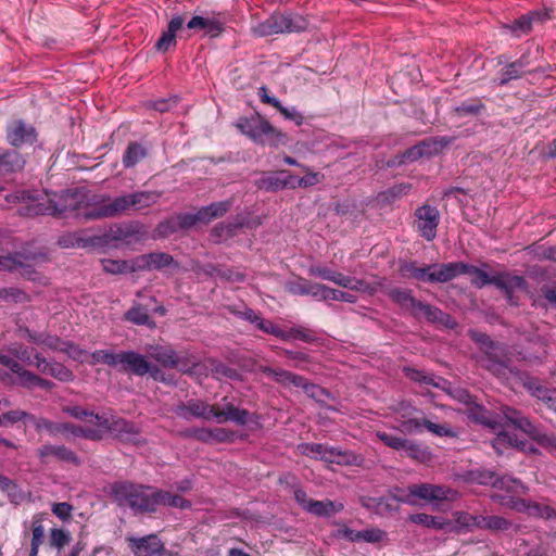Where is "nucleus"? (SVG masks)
<instances>
[{
  "instance_id": "obj_57",
  "label": "nucleus",
  "mask_w": 556,
  "mask_h": 556,
  "mask_svg": "<svg viewBox=\"0 0 556 556\" xmlns=\"http://www.w3.org/2000/svg\"><path fill=\"white\" fill-rule=\"evenodd\" d=\"M64 412L76 419L85 420L91 425H94L96 416H101V414H96L92 410H88L85 407L78 405L66 406Z\"/></svg>"
},
{
  "instance_id": "obj_18",
  "label": "nucleus",
  "mask_w": 556,
  "mask_h": 556,
  "mask_svg": "<svg viewBox=\"0 0 556 556\" xmlns=\"http://www.w3.org/2000/svg\"><path fill=\"white\" fill-rule=\"evenodd\" d=\"M195 212H186L174 215L168 219L160 223L155 228L157 237L166 238L179 230L190 229L198 225Z\"/></svg>"
},
{
  "instance_id": "obj_37",
  "label": "nucleus",
  "mask_w": 556,
  "mask_h": 556,
  "mask_svg": "<svg viewBox=\"0 0 556 556\" xmlns=\"http://www.w3.org/2000/svg\"><path fill=\"white\" fill-rule=\"evenodd\" d=\"M502 505L520 513H527L529 516L541 518H543L545 508L544 505L536 502H527L526 500L515 496H511L507 502L502 501Z\"/></svg>"
},
{
  "instance_id": "obj_8",
  "label": "nucleus",
  "mask_w": 556,
  "mask_h": 556,
  "mask_svg": "<svg viewBox=\"0 0 556 556\" xmlns=\"http://www.w3.org/2000/svg\"><path fill=\"white\" fill-rule=\"evenodd\" d=\"M501 413L508 425H511L530 437L538 438L542 446L548 448L551 452H556V434L540 435L536 426L530 421L528 417L510 406H502Z\"/></svg>"
},
{
  "instance_id": "obj_43",
  "label": "nucleus",
  "mask_w": 556,
  "mask_h": 556,
  "mask_svg": "<svg viewBox=\"0 0 556 556\" xmlns=\"http://www.w3.org/2000/svg\"><path fill=\"white\" fill-rule=\"evenodd\" d=\"M61 431H68L75 437H81L92 441H100L102 439V430L98 426L96 428L76 426L72 424H62Z\"/></svg>"
},
{
  "instance_id": "obj_36",
  "label": "nucleus",
  "mask_w": 556,
  "mask_h": 556,
  "mask_svg": "<svg viewBox=\"0 0 556 556\" xmlns=\"http://www.w3.org/2000/svg\"><path fill=\"white\" fill-rule=\"evenodd\" d=\"M529 65V62L525 55L520 59L516 60L507 64L500 73V77L497 78V84L500 86L507 85L513 79L520 78L526 73V67Z\"/></svg>"
},
{
  "instance_id": "obj_41",
  "label": "nucleus",
  "mask_w": 556,
  "mask_h": 556,
  "mask_svg": "<svg viewBox=\"0 0 556 556\" xmlns=\"http://www.w3.org/2000/svg\"><path fill=\"white\" fill-rule=\"evenodd\" d=\"M388 296L397 303L402 308L414 312L418 302L412 294L410 290L403 288H392L387 291Z\"/></svg>"
},
{
  "instance_id": "obj_22",
  "label": "nucleus",
  "mask_w": 556,
  "mask_h": 556,
  "mask_svg": "<svg viewBox=\"0 0 556 556\" xmlns=\"http://www.w3.org/2000/svg\"><path fill=\"white\" fill-rule=\"evenodd\" d=\"M292 174L288 170H278L274 173H265L255 181V186L267 192H277L279 190L292 189Z\"/></svg>"
},
{
  "instance_id": "obj_33",
  "label": "nucleus",
  "mask_w": 556,
  "mask_h": 556,
  "mask_svg": "<svg viewBox=\"0 0 556 556\" xmlns=\"http://www.w3.org/2000/svg\"><path fill=\"white\" fill-rule=\"evenodd\" d=\"M413 314L417 318L424 317L432 323H440L446 326H452L450 315L443 313L440 308L425 304L421 301L417 302Z\"/></svg>"
},
{
  "instance_id": "obj_16",
  "label": "nucleus",
  "mask_w": 556,
  "mask_h": 556,
  "mask_svg": "<svg viewBox=\"0 0 556 556\" xmlns=\"http://www.w3.org/2000/svg\"><path fill=\"white\" fill-rule=\"evenodd\" d=\"M311 276L319 277L321 279L332 281L340 287L350 290H365L366 283L363 280L345 276L339 271L332 270L325 266H311L308 269Z\"/></svg>"
},
{
  "instance_id": "obj_49",
  "label": "nucleus",
  "mask_w": 556,
  "mask_h": 556,
  "mask_svg": "<svg viewBox=\"0 0 556 556\" xmlns=\"http://www.w3.org/2000/svg\"><path fill=\"white\" fill-rule=\"evenodd\" d=\"M122 362V352L114 353L108 350H98L91 354V363L92 364H105L109 366H121Z\"/></svg>"
},
{
  "instance_id": "obj_14",
  "label": "nucleus",
  "mask_w": 556,
  "mask_h": 556,
  "mask_svg": "<svg viewBox=\"0 0 556 556\" xmlns=\"http://www.w3.org/2000/svg\"><path fill=\"white\" fill-rule=\"evenodd\" d=\"M225 24L226 17L220 13L208 16L197 15L187 23V28L191 30H203L204 36L216 38L224 33Z\"/></svg>"
},
{
  "instance_id": "obj_54",
  "label": "nucleus",
  "mask_w": 556,
  "mask_h": 556,
  "mask_svg": "<svg viewBox=\"0 0 556 556\" xmlns=\"http://www.w3.org/2000/svg\"><path fill=\"white\" fill-rule=\"evenodd\" d=\"M302 168L306 172V175L302 178H298L296 176L292 175V189L307 188L320 182L323 176L319 173L309 172L305 166H302Z\"/></svg>"
},
{
  "instance_id": "obj_45",
  "label": "nucleus",
  "mask_w": 556,
  "mask_h": 556,
  "mask_svg": "<svg viewBox=\"0 0 556 556\" xmlns=\"http://www.w3.org/2000/svg\"><path fill=\"white\" fill-rule=\"evenodd\" d=\"M464 413L468 416L469 419L473 420L475 422L492 426V420L489 412L482 405L478 404L475 400H472L471 403H469L465 407Z\"/></svg>"
},
{
  "instance_id": "obj_32",
  "label": "nucleus",
  "mask_w": 556,
  "mask_h": 556,
  "mask_svg": "<svg viewBox=\"0 0 556 556\" xmlns=\"http://www.w3.org/2000/svg\"><path fill=\"white\" fill-rule=\"evenodd\" d=\"M236 432L226 428H206L195 432L198 440L205 443H227L235 440Z\"/></svg>"
},
{
  "instance_id": "obj_26",
  "label": "nucleus",
  "mask_w": 556,
  "mask_h": 556,
  "mask_svg": "<svg viewBox=\"0 0 556 556\" xmlns=\"http://www.w3.org/2000/svg\"><path fill=\"white\" fill-rule=\"evenodd\" d=\"M121 370L130 371L137 376H144L148 372L153 375V367L144 356L134 352H122Z\"/></svg>"
},
{
  "instance_id": "obj_23",
  "label": "nucleus",
  "mask_w": 556,
  "mask_h": 556,
  "mask_svg": "<svg viewBox=\"0 0 556 556\" xmlns=\"http://www.w3.org/2000/svg\"><path fill=\"white\" fill-rule=\"evenodd\" d=\"M37 455L43 464L49 463L52 458L75 465L79 464L77 455L64 445L43 444L37 450Z\"/></svg>"
},
{
  "instance_id": "obj_19",
  "label": "nucleus",
  "mask_w": 556,
  "mask_h": 556,
  "mask_svg": "<svg viewBox=\"0 0 556 556\" xmlns=\"http://www.w3.org/2000/svg\"><path fill=\"white\" fill-rule=\"evenodd\" d=\"M36 138L35 127L21 119L12 121L7 126V140L15 148L31 144L36 141Z\"/></svg>"
},
{
  "instance_id": "obj_39",
  "label": "nucleus",
  "mask_w": 556,
  "mask_h": 556,
  "mask_svg": "<svg viewBox=\"0 0 556 556\" xmlns=\"http://www.w3.org/2000/svg\"><path fill=\"white\" fill-rule=\"evenodd\" d=\"M492 444L497 453L502 454L505 447H513L516 450L525 451L528 443L523 438H520L515 433L500 432L493 440Z\"/></svg>"
},
{
  "instance_id": "obj_9",
  "label": "nucleus",
  "mask_w": 556,
  "mask_h": 556,
  "mask_svg": "<svg viewBox=\"0 0 556 556\" xmlns=\"http://www.w3.org/2000/svg\"><path fill=\"white\" fill-rule=\"evenodd\" d=\"M94 426L102 430V435L104 432H111L121 440H130L132 435L139 432L134 422L123 418H114L108 413L96 416Z\"/></svg>"
},
{
  "instance_id": "obj_3",
  "label": "nucleus",
  "mask_w": 556,
  "mask_h": 556,
  "mask_svg": "<svg viewBox=\"0 0 556 556\" xmlns=\"http://www.w3.org/2000/svg\"><path fill=\"white\" fill-rule=\"evenodd\" d=\"M453 265H457V268H455V277L462 274L472 275L473 278L471 283L477 288L494 285L496 288L505 291L508 298L511 296V293L515 290H523L527 288V281L522 276L513 275L507 271L497 273L493 276H490L484 270L463 262H453Z\"/></svg>"
},
{
  "instance_id": "obj_28",
  "label": "nucleus",
  "mask_w": 556,
  "mask_h": 556,
  "mask_svg": "<svg viewBox=\"0 0 556 556\" xmlns=\"http://www.w3.org/2000/svg\"><path fill=\"white\" fill-rule=\"evenodd\" d=\"M31 342L46 350L64 352L71 356H74L75 352H77V348L74 344L62 341L59 337L46 332L31 337Z\"/></svg>"
},
{
  "instance_id": "obj_59",
  "label": "nucleus",
  "mask_w": 556,
  "mask_h": 556,
  "mask_svg": "<svg viewBox=\"0 0 556 556\" xmlns=\"http://www.w3.org/2000/svg\"><path fill=\"white\" fill-rule=\"evenodd\" d=\"M71 542V533L68 531H65L63 529H51L50 536H49V543L52 547H55L58 549L63 548L65 545H67Z\"/></svg>"
},
{
  "instance_id": "obj_56",
  "label": "nucleus",
  "mask_w": 556,
  "mask_h": 556,
  "mask_svg": "<svg viewBox=\"0 0 556 556\" xmlns=\"http://www.w3.org/2000/svg\"><path fill=\"white\" fill-rule=\"evenodd\" d=\"M376 437L387 446L395 450L403 451L408 439L403 437H397L391 433H387L384 431H377Z\"/></svg>"
},
{
  "instance_id": "obj_4",
  "label": "nucleus",
  "mask_w": 556,
  "mask_h": 556,
  "mask_svg": "<svg viewBox=\"0 0 556 556\" xmlns=\"http://www.w3.org/2000/svg\"><path fill=\"white\" fill-rule=\"evenodd\" d=\"M153 486L136 484L129 481L112 485L113 500L119 506H127L137 513H152Z\"/></svg>"
},
{
  "instance_id": "obj_46",
  "label": "nucleus",
  "mask_w": 556,
  "mask_h": 556,
  "mask_svg": "<svg viewBox=\"0 0 556 556\" xmlns=\"http://www.w3.org/2000/svg\"><path fill=\"white\" fill-rule=\"evenodd\" d=\"M242 227L240 223H219L211 230V237L214 242H220L236 235L237 230Z\"/></svg>"
},
{
  "instance_id": "obj_17",
  "label": "nucleus",
  "mask_w": 556,
  "mask_h": 556,
  "mask_svg": "<svg viewBox=\"0 0 556 556\" xmlns=\"http://www.w3.org/2000/svg\"><path fill=\"white\" fill-rule=\"evenodd\" d=\"M549 18L548 10L531 11L515 20L511 24H504L503 28L509 30L513 36L518 38L529 34L534 24L543 23Z\"/></svg>"
},
{
  "instance_id": "obj_61",
  "label": "nucleus",
  "mask_w": 556,
  "mask_h": 556,
  "mask_svg": "<svg viewBox=\"0 0 556 556\" xmlns=\"http://www.w3.org/2000/svg\"><path fill=\"white\" fill-rule=\"evenodd\" d=\"M484 109V105L481 101L476 100L473 102H464L457 108H455V113L457 116H468V115H478Z\"/></svg>"
},
{
  "instance_id": "obj_24",
  "label": "nucleus",
  "mask_w": 556,
  "mask_h": 556,
  "mask_svg": "<svg viewBox=\"0 0 556 556\" xmlns=\"http://www.w3.org/2000/svg\"><path fill=\"white\" fill-rule=\"evenodd\" d=\"M216 404L211 405L205 401L190 400L177 407V413L184 418L193 416L205 420H212L215 416Z\"/></svg>"
},
{
  "instance_id": "obj_30",
  "label": "nucleus",
  "mask_w": 556,
  "mask_h": 556,
  "mask_svg": "<svg viewBox=\"0 0 556 556\" xmlns=\"http://www.w3.org/2000/svg\"><path fill=\"white\" fill-rule=\"evenodd\" d=\"M185 18L180 15L174 16L167 26V30L162 34L155 43L157 51L166 52L176 46V33L182 28Z\"/></svg>"
},
{
  "instance_id": "obj_42",
  "label": "nucleus",
  "mask_w": 556,
  "mask_h": 556,
  "mask_svg": "<svg viewBox=\"0 0 556 556\" xmlns=\"http://www.w3.org/2000/svg\"><path fill=\"white\" fill-rule=\"evenodd\" d=\"M42 520H43V514L35 515L33 518L31 542H30L29 556H37L38 552H39V546L43 542L45 528L42 526Z\"/></svg>"
},
{
  "instance_id": "obj_64",
  "label": "nucleus",
  "mask_w": 556,
  "mask_h": 556,
  "mask_svg": "<svg viewBox=\"0 0 556 556\" xmlns=\"http://www.w3.org/2000/svg\"><path fill=\"white\" fill-rule=\"evenodd\" d=\"M484 525L485 530L490 531H506L513 526L508 519L495 515L488 516L486 523Z\"/></svg>"
},
{
  "instance_id": "obj_51",
  "label": "nucleus",
  "mask_w": 556,
  "mask_h": 556,
  "mask_svg": "<svg viewBox=\"0 0 556 556\" xmlns=\"http://www.w3.org/2000/svg\"><path fill=\"white\" fill-rule=\"evenodd\" d=\"M149 355L164 367L172 368L176 352L170 348L155 346L150 349Z\"/></svg>"
},
{
  "instance_id": "obj_2",
  "label": "nucleus",
  "mask_w": 556,
  "mask_h": 556,
  "mask_svg": "<svg viewBox=\"0 0 556 556\" xmlns=\"http://www.w3.org/2000/svg\"><path fill=\"white\" fill-rule=\"evenodd\" d=\"M161 193L157 191H136L115 198H102L88 213L90 218H112L129 211H139L157 203Z\"/></svg>"
},
{
  "instance_id": "obj_10",
  "label": "nucleus",
  "mask_w": 556,
  "mask_h": 556,
  "mask_svg": "<svg viewBox=\"0 0 556 556\" xmlns=\"http://www.w3.org/2000/svg\"><path fill=\"white\" fill-rule=\"evenodd\" d=\"M258 371L271 377L277 383L283 387L293 386L295 388L303 389L307 394L312 396L315 395L314 391L317 389V386L308 382L307 379L303 376L281 368H271L264 365L258 366Z\"/></svg>"
},
{
  "instance_id": "obj_25",
  "label": "nucleus",
  "mask_w": 556,
  "mask_h": 556,
  "mask_svg": "<svg viewBox=\"0 0 556 556\" xmlns=\"http://www.w3.org/2000/svg\"><path fill=\"white\" fill-rule=\"evenodd\" d=\"M174 263V258L172 255L164 252H154L149 254H143L135 258V266L132 269L138 270H151V269H162L168 267Z\"/></svg>"
},
{
  "instance_id": "obj_20",
  "label": "nucleus",
  "mask_w": 556,
  "mask_h": 556,
  "mask_svg": "<svg viewBox=\"0 0 556 556\" xmlns=\"http://www.w3.org/2000/svg\"><path fill=\"white\" fill-rule=\"evenodd\" d=\"M457 265L452 263L432 264L419 267L415 279L424 282H447L455 278Z\"/></svg>"
},
{
  "instance_id": "obj_40",
  "label": "nucleus",
  "mask_w": 556,
  "mask_h": 556,
  "mask_svg": "<svg viewBox=\"0 0 556 556\" xmlns=\"http://www.w3.org/2000/svg\"><path fill=\"white\" fill-rule=\"evenodd\" d=\"M437 141L424 140L414 147L407 149L402 155L400 163L404 162H415L418 159L430 155L433 152H437Z\"/></svg>"
},
{
  "instance_id": "obj_52",
  "label": "nucleus",
  "mask_w": 556,
  "mask_h": 556,
  "mask_svg": "<svg viewBox=\"0 0 556 556\" xmlns=\"http://www.w3.org/2000/svg\"><path fill=\"white\" fill-rule=\"evenodd\" d=\"M403 451L405 452L407 457L419 463H425L430 459V453L428 452V450L410 440L406 442V445Z\"/></svg>"
},
{
  "instance_id": "obj_1",
  "label": "nucleus",
  "mask_w": 556,
  "mask_h": 556,
  "mask_svg": "<svg viewBox=\"0 0 556 556\" xmlns=\"http://www.w3.org/2000/svg\"><path fill=\"white\" fill-rule=\"evenodd\" d=\"M8 202H23L26 205L20 210L25 216L52 215L64 216L80 208L83 197L76 191H63L60 194H47L46 198H34L29 191L21 190L5 197Z\"/></svg>"
},
{
  "instance_id": "obj_55",
  "label": "nucleus",
  "mask_w": 556,
  "mask_h": 556,
  "mask_svg": "<svg viewBox=\"0 0 556 556\" xmlns=\"http://www.w3.org/2000/svg\"><path fill=\"white\" fill-rule=\"evenodd\" d=\"M30 419H34V415L26 413L22 409H11L8 412H4L0 416V426H4L8 424H16L18 421H27L29 422Z\"/></svg>"
},
{
  "instance_id": "obj_13",
  "label": "nucleus",
  "mask_w": 556,
  "mask_h": 556,
  "mask_svg": "<svg viewBox=\"0 0 556 556\" xmlns=\"http://www.w3.org/2000/svg\"><path fill=\"white\" fill-rule=\"evenodd\" d=\"M484 366L493 375L503 379H509L511 376L519 374V369L513 364L511 358L498 349H493V351L488 354Z\"/></svg>"
},
{
  "instance_id": "obj_15",
  "label": "nucleus",
  "mask_w": 556,
  "mask_h": 556,
  "mask_svg": "<svg viewBox=\"0 0 556 556\" xmlns=\"http://www.w3.org/2000/svg\"><path fill=\"white\" fill-rule=\"evenodd\" d=\"M409 492L415 496V501L418 498L428 503L453 500L454 494L447 486L431 483L410 484Z\"/></svg>"
},
{
  "instance_id": "obj_31",
  "label": "nucleus",
  "mask_w": 556,
  "mask_h": 556,
  "mask_svg": "<svg viewBox=\"0 0 556 556\" xmlns=\"http://www.w3.org/2000/svg\"><path fill=\"white\" fill-rule=\"evenodd\" d=\"M408 520L430 529L445 530L448 532H453L454 530L453 521L425 513L412 514L408 516Z\"/></svg>"
},
{
  "instance_id": "obj_38",
  "label": "nucleus",
  "mask_w": 556,
  "mask_h": 556,
  "mask_svg": "<svg viewBox=\"0 0 556 556\" xmlns=\"http://www.w3.org/2000/svg\"><path fill=\"white\" fill-rule=\"evenodd\" d=\"M344 505L340 502H333L330 500L325 501H315L312 500V502L308 504L307 511L308 514H312L317 517H330L333 514H337L341 510H343Z\"/></svg>"
},
{
  "instance_id": "obj_6",
  "label": "nucleus",
  "mask_w": 556,
  "mask_h": 556,
  "mask_svg": "<svg viewBox=\"0 0 556 556\" xmlns=\"http://www.w3.org/2000/svg\"><path fill=\"white\" fill-rule=\"evenodd\" d=\"M307 26L308 22L302 15L274 13L264 22L254 25L251 29L257 37H267L282 33L303 31Z\"/></svg>"
},
{
  "instance_id": "obj_11",
  "label": "nucleus",
  "mask_w": 556,
  "mask_h": 556,
  "mask_svg": "<svg viewBox=\"0 0 556 556\" xmlns=\"http://www.w3.org/2000/svg\"><path fill=\"white\" fill-rule=\"evenodd\" d=\"M415 226L420 236L427 241L437 237V228L440 223V213L437 207L424 204L415 211Z\"/></svg>"
},
{
  "instance_id": "obj_47",
  "label": "nucleus",
  "mask_w": 556,
  "mask_h": 556,
  "mask_svg": "<svg viewBox=\"0 0 556 556\" xmlns=\"http://www.w3.org/2000/svg\"><path fill=\"white\" fill-rule=\"evenodd\" d=\"M102 268L105 273L109 274H124V273H135L137 269H132L135 266V260L132 261H121V260H102Z\"/></svg>"
},
{
  "instance_id": "obj_35",
  "label": "nucleus",
  "mask_w": 556,
  "mask_h": 556,
  "mask_svg": "<svg viewBox=\"0 0 556 556\" xmlns=\"http://www.w3.org/2000/svg\"><path fill=\"white\" fill-rule=\"evenodd\" d=\"M25 165L22 155L15 150L0 148V174H11L21 170Z\"/></svg>"
},
{
  "instance_id": "obj_50",
  "label": "nucleus",
  "mask_w": 556,
  "mask_h": 556,
  "mask_svg": "<svg viewBox=\"0 0 556 556\" xmlns=\"http://www.w3.org/2000/svg\"><path fill=\"white\" fill-rule=\"evenodd\" d=\"M285 336L286 337H281V340L283 341L301 340L306 343H312L316 340L314 331L303 326L292 327L289 330H285Z\"/></svg>"
},
{
  "instance_id": "obj_53",
  "label": "nucleus",
  "mask_w": 556,
  "mask_h": 556,
  "mask_svg": "<svg viewBox=\"0 0 556 556\" xmlns=\"http://www.w3.org/2000/svg\"><path fill=\"white\" fill-rule=\"evenodd\" d=\"M197 358L189 353H176L172 368H176L182 374L190 375L191 370L197 369L193 367Z\"/></svg>"
},
{
  "instance_id": "obj_29",
  "label": "nucleus",
  "mask_w": 556,
  "mask_h": 556,
  "mask_svg": "<svg viewBox=\"0 0 556 556\" xmlns=\"http://www.w3.org/2000/svg\"><path fill=\"white\" fill-rule=\"evenodd\" d=\"M321 460L340 466H359L363 458L351 451H342L326 445Z\"/></svg>"
},
{
  "instance_id": "obj_63",
  "label": "nucleus",
  "mask_w": 556,
  "mask_h": 556,
  "mask_svg": "<svg viewBox=\"0 0 556 556\" xmlns=\"http://www.w3.org/2000/svg\"><path fill=\"white\" fill-rule=\"evenodd\" d=\"M45 375H50L60 381H70L73 379V372L60 363H50L49 369Z\"/></svg>"
},
{
  "instance_id": "obj_34",
  "label": "nucleus",
  "mask_w": 556,
  "mask_h": 556,
  "mask_svg": "<svg viewBox=\"0 0 556 556\" xmlns=\"http://www.w3.org/2000/svg\"><path fill=\"white\" fill-rule=\"evenodd\" d=\"M136 556H152L163 549V544L156 535H148L141 539L131 540Z\"/></svg>"
},
{
  "instance_id": "obj_58",
  "label": "nucleus",
  "mask_w": 556,
  "mask_h": 556,
  "mask_svg": "<svg viewBox=\"0 0 556 556\" xmlns=\"http://www.w3.org/2000/svg\"><path fill=\"white\" fill-rule=\"evenodd\" d=\"M0 301L24 303L29 301V298L23 290L12 287L0 289Z\"/></svg>"
},
{
  "instance_id": "obj_12",
  "label": "nucleus",
  "mask_w": 556,
  "mask_h": 556,
  "mask_svg": "<svg viewBox=\"0 0 556 556\" xmlns=\"http://www.w3.org/2000/svg\"><path fill=\"white\" fill-rule=\"evenodd\" d=\"M479 481L482 484H490L496 489L505 490L516 495L528 493V488L518 479L510 476H497L491 470H483L479 473Z\"/></svg>"
},
{
  "instance_id": "obj_44",
  "label": "nucleus",
  "mask_w": 556,
  "mask_h": 556,
  "mask_svg": "<svg viewBox=\"0 0 556 556\" xmlns=\"http://www.w3.org/2000/svg\"><path fill=\"white\" fill-rule=\"evenodd\" d=\"M147 156V150L138 142H130L123 156V164L126 168L134 167Z\"/></svg>"
},
{
  "instance_id": "obj_27",
  "label": "nucleus",
  "mask_w": 556,
  "mask_h": 556,
  "mask_svg": "<svg viewBox=\"0 0 556 556\" xmlns=\"http://www.w3.org/2000/svg\"><path fill=\"white\" fill-rule=\"evenodd\" d=\"M523 386L532 396L542 401L549 409L556 412V389L547 388L535 378H528Z\"/></svg>"
},
{
  "instance_id": "obj_48",
  "label": "nucleus",
  "mask_w": 556,
  "mask_h": 556,
  "mask_svg": "<svg viewBox=\"0 0 556 556\" xmlns=\"http://www.w3.org/2000/svg\"><path fill=\"white\" fill-rule=\"evenodd\" d=\"M124 318L135 325H154V323L151 320L148 309L141 305L132 306L125 313Z\"/></svg>"
},
{
  "instance_id": "obj_62",
  "label": "nucleus",
  "mask_w": 556,
  "mask_h": 556,
  "mask_svg": "<svg viewBox=\"0 0 556 556\" xmlns=\"http://www.w3.org/2000/svg\"><path fill=\"white\" fill-rule=\"evenodd\" d=\"M208 365H210L211 372L218 379L220 377H228V378L232 379L238 376V372L236 371V369H232V368L226 366L225 364L217 362L215 359H210Z\"/></svg>"
},
{
  "instance_id": "obj_5",
  "label": "nucleus",
  "mask_w": 556,
  "mask_h": 556,
  "mask_svg": "<svg viewBox=\"0 0 556 556\" xmlns=\"http://www.w3.org/2000/svg\"><path fill=\"white\" fill-rule=\"evenodd\" d=\"M237 128L252 141L263 146L278 147L287 141V136L260 114L239 118Z\"/></svg>"
},
{
  "instance_id": "obj_60",
  "label": "nucleus",
  "mask_w": 556,
  "mask_h": 556,
  "mask_svg": "<svg viewBox=\"0 0 556 556\" xmlns=\"http://www.w3.org/2000/svg\"><path fill=\"white\" fill-rule=\"evenodd\" d=\"M280 354L293 361V366L299 369H306V364L309 362V356L304 352L281 349Z\"/></svg>"
},
{
  "instance_id": "obj_7",
  "label": "nucleus",
  "mask_w": 556,
  "mask_h": 556,
  "mask_svg": "<svg viewBox=\"0 0 556 556\" xmlns=\"http://www.w3.org/2000/svg\"><path fill=\"white\" fill-rule=\"evenodd\" d=\"M407 413L402 414L401 428L407 433H420L424 429L428 430L437 437H457V432L448 424H435L432 420L417 416V409L407 406Z\"/></svg>"
},
{
  "instance_id": "obj_21",
  "label": "nucleus",
  "mask_w": 556,
  "mask_h": 556,
  "mask_svg": "<svg viewBox=\"0 0 556 556\" xmlns=\"http://www.w3.org/2000/svg\"><path fill=\"white\" fill-rule=\"evenodd\" d=\"M226 401L227 397H224L223 405L216 404L214 420L218 424L231 421L239 426H244L252 420V414L248 409L237 407L231 402Z\"/></svg>"
}]
</instances>
